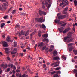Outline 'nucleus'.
I'll return each instance as SVG.
<instances>
[{
	"instance_id": "6ab92c4d",
	"label": "nucleus",
	"mask_w": 77,
	"mask_h": 77,
	"mask_svg": "<svg viewBox=\"0 0 77 77\" xmlns=\"http://www.w3.org/2000/svg\"><path fill=\"white\" fill-rule=\"evenodd\" d=\"M60 33H62L63 32V28H60L58 29Z\"/></svg>"
},
{
	"instance_id": "774afa93",
	"label": "nucleus",
	"mask_w": 77,
	"mask_h": 77,
	"mask_svg": "<svg viewBox=\"0 0 77 77\" xmlns=\"http://www.w3.org/2000/svg\"><path fill=\"white\" fill-rule=\"evenodd\" d=\"M39 26V24H36L35 25V26L36 27H38Z\"/></svg>"
},
{
	"instance_id": "f257e3e1",
	"label": "nucleus",
	"mask_w": 77,
	"mask_h": 77,
	"mask_svg": "<svg viewBox=\"0 0 77 77\" xmlns=\"http://www.w3.org/2000/svg\"><path fill=\"white\" fill-rule=\"evenodd\" d=\"M70 38H71V37H70L69 35L65 37L64 39L65 41V42H67L69 43L70 42V41H69V39H70Z\"/></svg>"
},
{
	"instance_id": "c9c22d12",
	"label": "nucleus",
	"mask_w": 77,
	"mask_h": 77,
	"mask_svg": "<svg viewBox=\"0 0 77 77\" xmlns=\"http://www.w3.org/2000/svg\"><path fill=\"white\" fill-rule=\"evenodd\" d=\"M35 33H36V31L34 32L31 34V35H30L31 36H33V35H34Z\"/></svg>"
},
{
	"instance_id": "ea45409f",
	"label": "nucleus",
	"mask_w": 77,
	"mask_h": 77,
	"mask_svg": "<svg viewBox=\"0 0 77 77\" xmlns=\"http://www.w3.org/2000/svg\"><path fill=\"white\" fill-rule=\"evenodd\" d=\"M20 15H23V16H25V15H26V14L24 13H21Z\"/></svg>"
},
{
	"instance_id": "f3484780",
	"label": "nucleus",
	"mask_w": 77,
	"mask_h": 77,
	"mask_svg": "<svg viewBox=\"0 0 77 77\" xmlns=\"http://www.w3.org/2000/svg\"><path fill=\"white\" fill-rule=\"evenodd\" d=\"M29 32L30 31H29V30L27 31L26 33L25 34V36H28V35H29Z\"/></svg>"
},
{
	"instance_id": "3c124183",
	"label": "nucleus",
	"mask_w": 77,
	"mask_h": 77,
	"mask_svg": "<svg viewBox=\"0 0 77 77\" xmlns=\"http://www.w3.org/2000/svg\"><path fill=\"white\" fill-rule=\"evenodd\" d=\"M19 75H20V74H19V73H17L16 74V77H18V76H19Z\"/></svg>"
},
{
	"instance_id": "b1692460",
	"label": "nucleus",
	"mask_w": 77,
	"mask_h": 77,
	"mask_svg": "<svg viewBox=\"0 0 77 77\" xmlns=\"http://www.w3.org/2000/svg\"><path fill=\"white\" fill-rule=\"evenodd\" d=\"M39 37H41V31H39L38 34Z\"/></svg>"
},
{
	"instance_id": "9d476101",
	"label": "nucleus",
	"mask_w": 77,
	"mask_h": 77,
	"mask_svg": "<svg viewBox=\"0 0 77 77\" xmlns=\"http://www.w3.org/2000/svg\"><path fill=\"white\" fill-rule=\"evenodd\" d=\"M57 64V62L54 63L52 64V65H54V67H57V66H59V65Z\"/></svg>"
},
{
	"instance_id": "1a4fd4ad",
	"label": "nucleus",
	"mask_w": 77,
	"mask_h": 77,
	"mask_svg": "<svg viewBox=\"0 0 77 77\" xmlns=\"http://www.w3.org/2000/svg\"><path fill=\"white\" fill-rule=\"evenodd\" d=\"M53 56H57V52L56 50H54L53 52Z\"/></svg>"
},
{
	"instance_id": "f03ea898",
	"label": "nucleus",
	"mask_w": 77,
	"mask_h": 77,
	"mask_svg": "<svg viewBox=\"0 0 77 77\" xmlns=\"http://www.w3.org/2000/svg\"><path fill=\"white\" fill-rule=\"evenodd\" d=\"M0 44L3 45V47H8V43L5 41H2L1 42Z\"/></svg>"
},
{
	"instance_id": "393cba45",
	"label": "nucleus",
	"mask_w": 77,
	"mask_h": 77,
	"mask_svg": "<svg viewBox=\"0 0 77 77\" xmlns=\"http://www.w3.org/2000/svg\"><path fill=\"white\" fill-rule=\"evenodd\" d=\"M8 67V65L7 64H5L3 66V68H4V69H5L6 68Z\"/></svg>"
},
{
	"instance_id": "37998d69",
	"label": "nucleus",
	"mask_w": 77,
	"mask_h": 77,
	"mask_svg": "<svg viewBox=\"0 0 77 77\" xmlns=\"http://www.w3.org/2000/svg\"><path fill=\"white\" fill-rule=\"evenodd\" d=\"M67 13L68 12L67 11L66 12V11H64L63 12V13L64 14H67Z\"/></svg>"
},
{
	"instance_id": "49530a36",
	"label": "nucleus",
	"mask_w": 77,
	"mask_h": 77,
	"mask_svg": "<svg viewBox=\"0 0 77 77\" xmlns=\"http://www.w3.org/2000/svg\"><path fill=\"white\" fill-rule=\"evenodd\" d=\"M74 73H77V70L74 69L73 71Z\"/></svg>"
},
{
	"instance_id": "6e6552de",
	"label": "nucleus",
	"mask_w": 77,
	"mask_h": 77,
	"mask_svg": "<svg viewBox=\"0 0 77 77\" xmlns=\"http://www.w3.org/2000/svg\"><path fill=\"white\" fill-rule=\"evenodd\" d=\"M38 47H42L44 46V43L42 42L41 43H39L38 45Z\"/></svg>"
},
{
	"instance_id": "13d9d810",
	"label": "nucleus",
	"mask_w": 77,
	"mask_h": 77,
	"mask_svg": "<svg viewBox=\"0 0 77 77\" xmlns=\"http://www.w3.org/2000/svg\"><path fill=\"white\" fill-rule=\"evenodd\" d=\"M43 66L44 68H45V67H46V65H45V64H43Z\"/></svg>"
},
{
	"instance_id": "f704fd0d",
	"label": "nucleus",
	"mask_w": 77,
	"mask_h": 77,
	"mask_svg": "<svg viewBox=\"0 0 77 77\" xmlns=\"http://www.w3.org/2000/svg\"><path fill=\"white\" fill-rule=\"evenodd\" d=\"M14 47H16V46L17 45V42H14Z\"/></svg>"
},
{
	"instance_id": "c03bdc74",
	"label": "nucleus",
	"mask_w": 77,
	"mask_h": 77,
	"mask_svg": "<svg viewBox=\"0 0 77 77\" xmlns=\"http://www.w3.org/2000/svg\"><path fill=\"white\" fill-rule=\"evenodd\" d=\"M12 9V7H11L10 8V9L8 10V13H9V11H11V9Z\"/></svg>"
},
{
	"instance_id": "4468645a",
	"label": "nucleus",
	"mask_w": 77,
	"mask_h": 77,
	"mask_svg": "<svg viewBox=\"0 0 77 77\" xmlns=\"http://www.w3.org/2000/svg\"><path fill=\"white\" fill-rule=\"evenodd\" d=\"M42 6L43 9H45V3H44V2H42Z\"/></svg>"
},
{
	"instance_id": "20e7f679",
	"label": "nucleus",
	"mask_w": 77,
	"mask_h": 77,
	"mask_svg": "<svg viewBox=\"0 0 77 77\" xmlns=\"http://www.w3.org/2000/svg\"><path fill=\"white\" fill-rule=\"evenodd\" d=\"M6 6H8V4L5 3H3L2 5V8L3 9L6 10V9H7V8L6 7Z\"/></svg>"
},
{
	"instance_id": "7ed1b4c3",
	"label": "nucleus",
	"mask_w": 77,
	"mask_h": 77,
	"mask_svg": "<svg viewBox=\"0 0 77 77\" xmlns=\"http://www.w3.org/2000/svg\"><path fill=\"white\" fill-rule=\"evenodd\" d=\"M35 20L39 23H42L44 22V19H43L42 17H41L40 18H36Z\"/></svg>"
},
{
	"instance_id": "5fc2aeb1",
	"label": "nucleus",
	"mask_w": 77,
	"mask_h": 77,
	"mask_svg": "<svg viewBox=\"0 0 77 77\" xmlns=\"http://www.w3.org/2000/svg\"><path fill=\"white\" fill-rule=\"evenodd\" d=\"M5 51H8V50H9V48H5Z\"/></svg>"
},
{
	"instance_id": "c756f323",
	"label": "nucleus",
	"mask_w": 77,
	"mask_h": 77,
	"mask_svg": "<svg viewBox=\"0 0 77 77\" xmlns=\"http://www.w3.org/2000/svg\"><path fill=\"white\" fill-rule=\"evenodd\" d=\"M68 45L69 46H72V45H74V43H71L68 44Z\"/></svg>"
},
{
	"instance_id": "72a5a7b5",
	"label": "nucleus",
	"mask_w": 77,
	"mask_h": 77,
	"mask_svg": "<svg viewBox=\"0 0 77 77\" xmlns=\"http://www.w3.org/2000/svg\"><path fill=\"white\" fill-rule=\"evenodd\" d=\"M16 10H13L12 11V13L13 14H14L15 13H16Z\"/></svg>"
},
{
	"instance_id": "bf43d9fd",
	"label": "nucleus",
	"mask_w": 77,
	"mask_h": 77,
	"mask_svg": "<svg viewBox=\"0 0 77 77\" xmlns=\"http://www.w3.org/2000/svg\"><path fill=\"white\" fill-rule=\"evenodd\" d=\"M57 73H58V74H61V72H60V71H59L57 72Z\"/></svg>"
},
{
	"instance_id": "de8ad7c7",
	"label": "nucleus",
	"mask_w": 77,
	"mask_h": 77,
	"mask_svg": "<svg viewBox=\"0 0 77 77\" xmlns=\"http://www.w3.org/2000/svg\"><path fill=\"white\" fill-rule=\"evenodd\" d=\"M16 67H15V65L13 66V69L14 70H16Z\"/></svg>"
},
{
	"instance_id": "f8f14e48",
	"label": "nucleus",
	"mask_w": 77,
	"mask_h": 77,
	"mask_svg": "<svg viewBox=\"0 0 77 77\" xmlns=\"http://www.w3.org/2000/svg\"><path fill=\"white\" fill-rule=\"evenodd\" d=\"M59 57L58 56L55 57L53 58V60H59Z\"/></svg>"
},
{
	"instance_id": "4c0bfd02",
	"label": "nucleus",
	"mask_w": 77,
	"mask_h": 77,
	"mask_svg": "<svg viewBox=\"0 0 77 77\" xmlns=\"http://www.w3.org/2000/svg\"><path fill=\"white\" fill-rule=\"evenodd\" d=\"M9 18V16H5L3 18L4 19H6V18Z\"/></svg>"
},
{
	"instance_id": "603ef678",
	"label": "nucleus",
	"mask_w": 77,
	"mask_h": 77,
	"mask_svg": "<svg viewBox=\"0 0 77 77\" xmlns=\"http://www.w3.org/2000/svg\"><path fill=\"white\" fill-rule=\"evenodd\" d=\"M59 21L58 20H55V22L56 23H59Z\"/></svg>"
},
{
	"instance_id": "473e14b6",
	"label": "nucleus",
	"mask_w": 77,
	"mask_h": 77,
	"mask_svg": "<svg viewBox=\"0 0 77 77\" xmlns=\"http://www.w3.org/2000/svg\"><path fill=\"white\" fill-rule=\"evenodd\" d=\"M68 10V7H66L64 9V11H67Z\"/></svg>"
},
{
	"instance_id": "0eeeda50",
	"label": "nucleus",
	"mask_w": 77,
	"mask_h": 77,
	"mask_svg": "<svg viewBox=\"0 0 77 77\" xmlns=\"http://www.w3.org/2000/svg\"><path fill=\"white\" fill-rule=\"evenodd\" d=\"M17 49L14 48L11 52V54H15L17 53Z\"/></svg>"
},
{
	"instance_id": "338daca9",
	"label": "nucleus",
	"mask_w": 77,
	"mask_h": 77,
	"mask_svg": "<svg viewBox=\"0 0 77 77\" xmlns=\"http://www.w3.org/2000/svg\"><path fill=\"white\" fill-rule=\"evenodd\" d=\"M49 50V51L50 52H51V51H53V49L51 48Z\"/></svg>"
},
{
	"instance_id": "c85d7f7f",
	"label": "nucleus",
	"mask_w": 77,
	"mask_h": 77,
	"mask_svg": "<svg viewBox=\"0 0 77 77\" xmlns=\"http://www.w3.org/2000/svg\"><path fill=\"white\" fill-rule=\"evenodd\" d=\"M25 33H26V32L25 31L23 33V31L22 30L21 31V35H25Z\"/></svg>"
},
{
	"instance_id": "a878e982",
	"label": "nucleus",
	"mask_w": 77,
	"mask_h": 77,
	"mask_svg": "<svg viewBox=\"0 0 77 77\" xmlns=\"http://www.w3.org/2000/svg\"><path fill=\"white\" fill-rule=\"evenodd\" d=\"M66 2V0L64 2H63L62 3H61L60 4V6H62V5H63V4H65V2Z\"/></svg>"
},
{
	"instance_id": "412c9836",
	"label": "nucleus",
	"mask_w": 77,
	"mask_h": 77,
	"mask_svg": "<svg viewBox=\"0 0 77 77\" xmlns=\"http://www.w3.org/2000/svg\"><path fill=\"white\" fill-rule=\"evenodd\" d=\"M73 51L74 53V54L75 55H77V50H74Z\"/></svg>"
},
{
	"instance_id": "2eb2a0df",
	"label": "nucleus",
	"mask_w": 77,
	"mask_h": 77,
	"mask_svg": "<svg viewBox=\"0 0 77 77\" xmlns=\"http://www.w3.org/2000/svg\"><path fill=\"white\" fill-rule=\"evenodd\" d=\"M5 25V23H2L0 27L1 28H3L4 27V26Z\"/></svg>"
},
{
	"instance_id": "58836bf2",
	"label": "nucleus",
	"mask_w": 77,
	"mask_h": 77,
	"mask_svg": "<svg viewBox=\"0 0 77 77\" xmlns=\"http://www.w3.org/2000/svg\"><path fill=\"white\" fill-rule=\"evenodd\" d=\"M60 67H57L55 68V70H59V69H60Z\"/></svg>"
},
{
	"instance_id": "9b49d317",
	"label": "nucleus",
	"mask_w": 77,
	"mask_h": 77,
	"mask_svg": "<svg viewBox=\"0 0 77 77\" xmlns=\"http://www.w3.org/2000/svg\"><path fill=\"white\" fill-rule=\"evenodd\" d=\"M45 5L46 7H47V8L48 9V3L47 0H45Z\"/></svg>"
},
{
	"instance_id": "0e129e2a",
	"label": "nucleus",
	"mask_w": 77,
	"mask_h": 77,
	"mask_svg": "<svg viewBox=\"0 0 77 77\" xmlns=\"http://www.w3.org/2000/svg\"><path fill=\"white\" fill-rule=\"evenodd\" d=\"M2 37L3 38H5V34H4L2 35Z\"/></svg>"
},
{
	"instance_id": "a211bd4d",
	"label": "nucleus",
	"mask_w": 77,
	"mask_h": 77,
	"mask_svg": "<svg viewBox=\"0 0 77 77\" xmlns=\"http://www.w3.org/2000/svg\"><path fill=\"white\" fill-rule=\"evenodd\" d=\"M19 77H28V75H26V74H24L23 75H22L21 76V75H20L19 76Z\"/></svg>"
},
{
	"instance_id": "aec40b11",
	"label": "nucleus",
	"mask_w": 77,
	"mask_h": 77,
	"mask_svg": "<svg viewBox=\"0 0 77 77\" xmlns=\"http://www.w3.org/2000/svg\"><path fill=\"white\" fill-rule=\"evenodd\" d=\"M7 41H8V42H11V40L10 39V37H8L7 38Z\"/></svg>"
},
{
	"instance_id": "39448f33",
	"label": "nucleus",
	"mask_w": 77,
	"mask_h": 77,
	"mask_svg": "<svg viewBox=\"0 0 77 77\" xmlns=\"http://www.w3.org/2000/svg\"><path fill=\"white\" fill-rule=\"evenodd\" d=\"M39 14L40 15H45L46 13V12L41 11V10H39Z\"/></svg>"
},
{
	"instance_id": "ddd939ff",
	"label": "nucleus",
	"mask_w": 77,
	"mask_h": 77,
	"mask_svg": "<svg viewBox=\"0 0 77 77\" xmlns=\"http://www.w3.org/2000/svg\"><path fill=\"white\" fill-rule=\"evenodd\" d=\"M48 34H44L42 35V36L43 38H48Z\"/></svg>"
},
{
	"instance_id": "cd10ccee",
	"label": "nucleus",
	"mask_w": 77,
	"mask_h": 77,
	"mask_svg": "<svg viewBox=\"0 0 77 77\" xmlns=\"http://www.w3.org/2000/svg\"><path fill=\"white\" fill-rule=\"evenodd\" d=\"M62 59H64V60H66V57H65L64 55H62Z\"/></svg>"
},
{
	"instance_id": "4d7b16f0",
	"label": "nucleus",
	"mask_w": 77,
	"mask_h": 77,
	"mask_svg": "<svg viewBox=\"0 0 77 77\" xmlns=\"http://www.w3.org/2000/svg\"><path fill=\"white\" fill-rule=\"evenodd\" d=\"M66 24H67L66 23H64V24H62L61 25V26H65V25H66Z\"/></svg>"
},
{
	"instance_id": "8fccbe9b",
	"label": "nucleus",
	"mask_w": 77,
	"mask_h": 77,
	"mask_svg": "<svg viewBox=\"0 0 77 77\" xmlns=\"http://www.w3.org/2000/svg\"><path fill=\"white\" fill-rule=\"evenodd\" d=\"M58 74H56L54 75L53 77H58Z\"/></svg>"
},
{
	"instance_id": "79ce46f5",
	"label": "nucleus",
	"mask_w": 77,
	"mask_h": 77,
	"mask_svg": "<svg viewBox=\"0 0 77 77\" xmlns=\"http://www.w3.org/2000/svg\"><path fill=\"white\" fill-rule=\"evenodd\" d=\"M45 51L46 52V53H48V48H47L45 49Z\"/></svg>"
},
{
	"instance_id": "680f3d73",
	"label": "nucleus",
	"mask_w": 77,
	"mask_h": 77,
	"mask_svg": "<svg viewBox=\"0 0 77 77\" xmlns=\"http://www.w3.org/2000/svg\"><path fill=\"white\" fill-rule=\"evenodd\" d=\"M68 3H69V2H68V1H67L65 5H66V6H67V5H68Z\"/></svg>"
},
{
	"instance_id": "e2e57ef3",
	"label": "nucleus",
	"mask_w": 77,
	"mask_h": 77,
	"mask_svg": "<svg viewBox=\"0 0 77 77\" xmlns=\"http://www.w3.org/2000/svg\"><path fill=\"white\" fill-rule=\"evenodd\" d=\"M71 47L72 50H73V49H74V48H75V47H74V46H72Z\"/></svg>"
},
{
	"instance_id": "7c9ffc66",
	"label": "nucleus",
	"mask_w": 77,
	"mask_h": 77,
	"mask_svg": "<svg viewBox=\"0 0 77 77\" xmlns=\"http://www.w3.org/2000/svg\"><path fill=\"white\" fill-rule=\"evenodd\" d=\"M74 3L75 4V6H76L77 5V1L76 0L74 1Z\"/></svg>"
},
{
	"instance_id": "69168bd1",
	"label": "nucleus",
	"mask_w": 77,
	"mask_h": 77,
	"mask_svg": "<svg viewBox=\"0 0 77 77\" xmlns=\"http://www.w3.org/2000/svg\"><path fill=\"white\" fill-rule=\"evenodd\" d=\"M72 48H71V47L69 48V51H72Z\"/></svg>"
},
{
	"instance_id": "2f4dec72",
	"label": "nucleus",
	"mask_w": 77,
	"mask_h": 77,
	"mask_svg": "<svg viewBox=\"0 0 77 77\" xmlns=\"http://www.w3.org/2000/svg\"><path fill=\"white\" fill-rule=\"evenodd\" d=\"M42 41H47V42H48V39H47L46 38H44L43 39V40H42Z\"/></svg>"
},
{
	"instance_id": "a19ab883",
	"label": "nucleus",
	"mask_w": 77,
	"mask_h": 77,
	"mask_svg": "<svg viewBox=\"0 0 77 77\" xmlns=\"http://www.w3.org/2000/svg\"><path fill=\"white\" fill-rule=\"evenodd\" d=\"M18 34H19V36H21V34L19 33V32H17L16 33L17 35H18Z\"/></svg>"
},
{
	"instance_id": "5701e85b",
	"label": "nucleus",
	"mask_w": 77,
	"mask_h": 77,
	"mask_svg": "<svg viewBox=\"0 0 77 77\" xmlns=\"http://www.w3.org/2000/svg\"><path fill=\"white\" fill-rule=\"evenodd\" d=\"M16 28H20V26L18 24H17L15 26Z\"/></svg>"
},
{
	"instance_id": "09e8293b",
	"label": "nucleus",
	"mask_w": 77,
	"mask_h": 77,
	"mask_svg": "<svg viewBox=\"0 0 77 77\" xmlns=\"http://www.w3.org/2000/svg\"><path fill=\"white\" fill-rule=\"evenodd\" d=\"M50 48L51 49H53L54 48V46L53 45H51V47H50Z\"/></svg>"
},
{
	"instance_id": "a18cd8bd",
	"label": "nucleus",
	"mask_w": 77,
	"mask_h": 77,
	"mask_svg": "<svg viewBox=\"0 0 77 77\" xmlns=\"http://www.w3.org/2000/svg\"><path fill=\"white\" fill-rule=\"evenodd\" d=\"M45 48H46V46H45V47H43V48H42V50H45Z\"/></svg>"
},
{
	"instance_id": "e433bc0d",
	"label": "nucleus",
	"mask_w": 77,
	"mask_h": 77,
	"mask_svg": "<svg viewBox=\"0 0 77 77\" xmlns=\"http://www.w3.org/2000/svg\"><path fill=\"white\" fill-rule=\"evenodd\" d=\"M10 70H11L10 68H8L7 69V71H5V72H7H7H9V71H10Z\"/></svg>"
},
{
	"instance_id": "6e6d98bb",
	"label": "nucleus",
	"mask_w": 77,
	"mask_h": 77,
	"mask_svg": "<svg viewBox=\"0 0 77 77\" xmlns=\"http://www.w3.org/2000/svg\"><path fill=\"white\" fill-rule=\"evenodd\" d=\"M56 73V71H54L51 72L52 74H54Z\"/></svg>"
},
{
	"instance_id": "bb28decb",
	"label": "nucleus",
	"mask_w": 77,
	"mask_h": 77,
	"mask_svg": "<svg viewBox=\"0 0 77 77\" xmlns=\"http://www.w3.org/2000/svg\"><path fill=\"white\" fill-rule=\"evenodd\" d=\"M42 27L43 29H45V28H46L45 26L43 24H42Z\"/></svg>"
},
{
	"instance_id": "864d4df0",
	"label": "nucleus",
	"mask_w": 77,
	"mask_h": 77,
	"mask_svg": "<svg viewBox=\"0 0 77 77\" xmlns=\"http://www.w3.org/2000/svg\"><path fill=\"white\" fill-rule=\"evenodd\" d=\"M36 47H37V45L36 44L34 46L35 50H36Z\"/></svg>"
},
{
	"instance_id": "052dcab7",
	"label": "nucleus",
	"mask_w": 77,
	"mask_h": 77,
	"mask_svg": "<svg viewBox=\"0 0 77 77\" xmlns=\"http://www.w3.org/2000/svg\"><path fill=\"white\" fill-rule=\"evenodd\" d=\"M0 9L1 11H3V8H2V7L1 6H0Z\"/></svg>"
},
{
	"instance_id": "dca6fc26",
	"label": "nucleus",
	"mask_w": 77,
	"mask_h": 77,
	"mask_svg": "<svg viewBox=\"0 0 77 77\" xmlns=\"http://www.w3.org/2000/svg\"><path fill=\"white\" fill-rule=\"evenodd\" d=\"M0 1H1V2H5V3H6L8 5H9V2L6 1V0H0Z\"/></svg>"
},
{
	"instance_id": "4be33fe9",
	"label": "nucleus",
	"mask_w": 77,
	"mask_h": 77,
	"mask_svg": "<svg viewBox=\"0 0 77 77\" xmlns=\"http://www.w3.org/2000/svg\"><path fill=\"white\" fill-rule=\"evenodd\" d=\"M60 14H59V13L57 14V16L58 17V19H60V18H61L62 17V16H61L60 15H59Z\"/></svg>"
},
{
	"instance_id": "423d86ee",
	"label": "nucleus",
	"mask_w": 77,
	"mask_h": 77,
	"mask_svg": "<svg viewBox=\"0 0 77 77\" xmlns=\"http://www.w3.org/2000/svg\"><path fill=\"white\" fill-rule=\"evenodd\" d=\"M71 29L70 28H68L64 30L63 32V33L64 34L66 33V32H68L69 30H71Z\"/></svg>"
}]
</instances>
